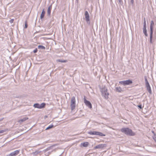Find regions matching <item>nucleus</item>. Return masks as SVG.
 Masks as SVG:
<instances>
[{
	"label": "nucleus",
	"instance_id": "1",
	"mask_svg": "<svg viewBox=\"0 0 156 156\" xmlns=\"http://www.w3.org/2000/svg\"><path fill=\"white\" fill-rule=\"evenodd\" d=\"M100 90L101 92L102 95L104 97L105 99H107L108 98L109 93L108 92V90L105 86H102L100 87Z\"/></svg>",
	"mask_w": 156,
	"mask_h": 156
},
{
	"label": "nucleus",
	"instance_id": "2",
	"mask_svg": "<svg viewBox=\"0 0 156 156\" xmlns=\"http://www.w3.org/2000/svg\"><path fill=\"white\" fill-rule=\"evenodd\" d=\"M154 23L153 20H151L150 25V42L151 44H152L153 36V28Z\"/></svg>",
	"mask_w": 156,
	"mask_h": 156
},
{
	"label": "nucleus",
	"instance_id": "3",
	"mask_svg": "<svg viewBox=\"0 0 156 156\" xmlns=\"http://www.w3.org/2000/svg\"><path fill=\"white\" fill-rule=\"evenodd\" d=\"M121 131L127 135L133 136L134 135L132 130L128 128H124L121 129Z\"/></svg>",
	"mask_w": 156,
	"mask_h": 156
},
{
	"label": "nucleus",
	"instance_id": "4",
	"mask_svg": "<svg viewBox=\"0 0 156 156\" xmlns=\"http://www.w3.org/2000/svg\"><path fill=\"white\" fill-rule=\"evenodd\" d=\"M88 133L91 135H98L100 136H105V134L101 132L95 131H90L88 132Z\"/></svg>",
	"mask_w": 156,
	"mask_h": 156
},
{
	"label": "nucleus",
	"instance_id": "5",
	"mask_svg": "<svg viewBox=\"0 0 156 156\" xmlns=\"http://www.w3.org/2000/svg\"><path fill=\"white\" fill-rule=\"evenodd\" d=\"M71 109L72 110H74L76 107V100L74 97H73L71 99Z\"/></svg>",
	"mask_w": 156,
	"mask_h": 156
},
{
	"label": "nucleus",
	"instance_id": "6",
	"mask_svg": "<svg viewBox=\"0 0 156 156\" xmlns=\"http://www.w3.org/2000/svg\"><path fill=\"white\" fill-rule=\"evenodd\" d=\"M145 85L147 88V89L148 92L150 94H151L152 93V91L151 87L146 77H145Z\"/></svg>",
	"mask_w": 156,
	"mask_h": 156
},
{
	"label": "nucleus",
	"instance_id": "7",
	"mask_svg": "<svg viewBox=\"0 0 156 156\" xmlns=\"http://www.w3.org/2000/svg\"><path fill=\"white\" fill-rule=\"evenodd\" d=\"M133 83L132 80H123L120 81L119 82V83L124 86L129 85L132 84Z\"/></svg>",
	"mask_w": 156,
	"mask_h": 156
},
{
	"label": "nucleus",
	"instance_id": "8",
	"mask_svg": "<svg viewBox=\"0 0 156 156\" xmlns=\"http://www.w3.org/2000/svg\"><path fill=\"white\" fill-rule=\"evenodd\" d=\"M84 102L85 105L89 108H92V105L90 101L86 100V97L84 96L83 98Z\"/></svg>",
	"mask_w": 156,
	"mask_h": 156
},
{
	"label": "nucleus",
	"instance_id": "9",
	"mask_svg": "<svg viewBox=\"0 0 156 156\" xmlns=\"http://www.w3.org/2000/svg\"><path fill=\"white\" fill-rule=\"evenodd\" d=\"M85 18L87 23L90 24V23L89 15L87 11H85Z\"/></svg>",
	"mask_w": 156,
	"mask_h": 156
},
{
	"label": "nucleus",
	"instance_id": "10",
	"mask_svg": "<svg viewBox=\"0 0 156 156\" xmlns=\"http://www.w3.org/2000/svg\"><path fill=\"white\" fill-rule=\"evenodd\" d=\"M20 150H16L12 152L9 155V156H16L19 153Z\"/></svg>",
	"mask_w": 156,
	"mask_h": 156
},
{
	"label": "nucleus",
	"instance_id": "11",
	"mask_svg": "<svg viewBox=\"0 0 156 156\" xmlns=\"http://www.w3.org/2000/svg\"><path fill=\"white\" fill-rule=\"evenodd\" d=\"M106 147V145L105 144H99L95 147L94 148L95 149H101L103 148L104 147Z\"/></svg>",
	"mask_w": 156,
	"mask_h": 156
},
{
	"label": "nucleus",
	"instance_id": "12",
	"mask_svg": "<svg viewBox=\"0 0 156 156\" xmlns=\"http://www.w3.org/2000/svg\"><path fill=\"white\" fill-rule=\"evenodd\" d=\"M52 9V5H49L48 9L47 14L48 16H49L51 15V10Z\"/></svg>",
	"mask_w": 156,
	"mask_h": 156
},
{
	"label": "nucleus",
	"instance_id": "13",
	"mask_svg": "<svg viewBox=\"0 0 156 156\" xmlns=\"http://www.w3.org/2000/svg\"><path fill=\"white\" fill-rule=\"evenodd\" d=\"M45 11L44 10V9H43L42 11V12H41V15L40 16V18L41 19H43L44 17V15L45 14Z\"/></svg>",
	"mask_w": 156,
	"mask_h": 156
},
{
	"label": "nucleus",
	"instance_id": "14",
	"mask_svg": "<svg viewBox=\"0 0 156 156\" xmlns=\"http://www.w3.org/2000/svg\"><path fill=\"white\" fill-rule=\"evenodd\" d=\"M89 144V143L88 142H86L82 143L81 144V145L83 147H87Z\"/></svg>",
	"mask_w": 156,
	"mask_h": 156
},
{
	"label": "nucleus",
	"instance_id": "15",
	"mask_svg": "<svg viewBox=\"0 0 156 156\" xmlns=\"http://www.w3.org/2000/svg\"><path fill=\"white\" fill-rule=\"evenodd\" d=\"M147 28H143V33L146 37L148 36Z\"/></svg>",
	"mask_w": 156,
	"mask_h": 156
},
{
	"label": "nucleus",
	"instance_id": "16",
	"mask_svg": "<svg viewBox=\"0 0 156 156\" xmlns=\"http://www.w3.org/2000/svg\"><path fill=\"white\" fill-rule=\"evenodd\" d=\"M28 119V118L27 117H24L22 119H20L19 121V122L20 123H21L22 122L25 121L26 120Z\"/></svg>",
	"mask_w": 156,
	"mask_h": 156
},
{
	"label": "nucleus",
	"instance_id": "17",
	"mask_svg": "<svg viewBox=\"0 0 156 156\" xmlns=\"http://www.w3.org/2000/svg\"><path fill=\"white\" fill-rule=\"evenodd\" d=\"M46 104L44 103H42L41 104H40L39 109L44 108Z\"/></svg>",
	"mask_w": 156,
	"mask_h": 156
},
{
	"label": "nucleus",
	"instance_id": "18",
	"mask_svg": "<svg viewBox=\"0 0 156 156\" xmlns=\"http://www.w3.org/2000/svg\"><path fill=\"white\" fill-rule=\"evenodd\" d=\"M57 61L58 62H67V61L66 60H63L61 59H58L57 60Z\"/></svg>",
	"mask_w": 156,
	"mask_h": 156
},
{
	"label": "nucleus",
	"instance_id": "19",
	"mask_svg": "<svg viewBox=\"0 0 156 156\" xmlns=\"http://www.w3.org/2000/svg\"><path fill=\"white\" fill-rule=\"evenodd\" d=\"M115 90L116 91L119 92H121L122 91V89L121 88L119 87H116L115 88Z\"/></svg>",
	"mask_w": 156,
	"mask_h": 156
},
{
	"label": "nucleus",
	"instance_id": "20",
	"mask_svg": "<svg viewBox=\"0 0 156 156\" xmlns=\"http://www.w3.org/2000/svg\"><path fill=\"white\" fill-rule=\"evenodd\" d=\"M40 104L38 103H35L34 105L33 106L35 108H39Z\"/></svg>",
	"mask_w": 156,
	"mask_h": 156
},
{
	"label": "nucleus",
	"instance_id": "21",
	"mask_svg": "<svg viewBox=\"0 0 156 156\" xmlns=\"http://www.w3.org/2000/svg\"><path fill=\"white\" fill-rule=\"evenodd\" d=\"M38 48L41 49H45V47L42 45H38Z\"/></svg>",
	"mask_w": 156,
	"mask_h": 156
},
{
	"label": "nucleus",
	"instance_id": "22",
	"mask_svg": "<svg viewBox=\"0 0 156 156\" xmlns=\"http://www.w3.org/2000/svg\"><path fill=\"white\" fill-rule=\"evenodd\" d=\"M54 126V125L53 124H51L49 125L47 127L46 129V130H48L51 128H52Z\"/></svg>",
	"mask_w": 156,
	"mask_h": 156
},
{
	"label": "nucleus",
	"instance_id": "23",
	"mask_svg": "<svg viewBox=\"0 0 156 156\" xmlns=\"http://www.w3.org/2000/svg\"><path fill=\"white\" fill-rule=\"evenodd\" d=\"M28 25L27 24V21H26L25 22V27L24 28H27V27Z\"/></svg>",
	"mask_w": 156,
	"mask_h": 156
},
{
	"label": "nucleus",
	"instance_id": "24",
	"mask_svg": "<svg viewBox=\"0 0 156 156\" xmlns=\"http://www.w3.org/2000/svg\"><path fill=\"white\" fill-rule=\"evenodd\" d=\"M143 24V28H147V25L146 23H144Z\"/></svg>",
	"mask_w": 156,
	"mask_h": 156
},
{
	"label": "nucleus",
	"instance_id": "25",
	"mask_svg": "<svg viewBox=\"0 0 156 156\" xmlns=\"http://www.w3.org/2000/svg\"><path fill=\"white\" fill-rule=\"evenodd\" d=\"M153 139L156 143V136H152Z\"/></svg>",
	"mask_w": 156,
	"mask_h": 156
},
{
	"label": "nucleus",
	"instance_id": "26",
	"mask_svg": "<svg viewBox=\"0 0 156 156\" xmlns=\"http://www.w3.org/2000/svg\"><path fill=\"white\" fill-rule=\"evenodd\" d=\"M119 3L121 5L123 4V2L122 0H118Z\"/></svg>",
	"mask_w": 156,
	"mask_h": 156
},
{
	"label": "nucleus",
	"instance_id": "27",
	"mask_svg": "<svg viewBox=\"0 0 156 156\" xmlns=\"http://www.w3.org/2000/svg\"><path fill=\"white\" fill-rule=\"evenodd\" d=\"M6 131L5 130H0V133H2Z\"/></svg>",
	"mask_w": 156,
	"mask_h": 156
},
{
	"label": "nucleus",
	"instance_id": "28",
	"mask_svg": "<svg viewBox=\"0 0 156 156\" xmlns=\"http://www.w3.org/2000/svg\"><path fill=\"white\" fill-rule=\"evenodd\" d=\"M137 106L139 108H140V109H141L142 108V105H138Z\"/></svg>",
	"mask_w": 156,
	"mask_h": 156
},
{
	"label": "nucleus",
	"instance_id": "29",
	"mask_svg": "<svg viewBox=\"0 0 156 156\" xmlns=\"http://www.w3.org/2000/svg\"><path fill=\"white\" fill-rule=\"evenodd\" d=\"M37 48L35 49L33 51V52L34 53H36L37 52Z\"/></svg>",
	"mask_w": 156,
	"mask_h": 156
},
{
	"label": "nucleus",
	"instance_id": "30",
	"mask_svg": "<svg viewBox=\"0 0 156 156\" xmlns=\"http://www.w3.org/2000/svg\"><path fill=\"white\" fill-rule=\"evenodd\" d=\"M14 19H12L11 20H10L9 21V22L12 23H13V21H14Z\"/></svg>",
	"mask_w": 156,
	"mask_h": 156
},
{
	"label": "nucleus",
	"instance_id": "31",
	"mask_svg": "<svg viewBox=\"0 0 156 156\" xmlns=\"http://www.w3.org/2000/svg\"><path fill=\"white\" fill-rule=\"evenodd\" d=\"M130 2L132 5H133L134 4V0H131Z\"/></svg>",
	"mask_w": 156,
	"mask_h": 156
},
{
	"label": "nucleus",
	"instance_id": "32",
	"mask_svg": "<svg viewBox=\"0 0 156 156\" xmlns=\"http://www.w3.org/2000/svg\"><path fill=\"white\" fill-rule=\"evenodd\" d=\"M144 23H146V19L145 17L144 18Z\"/></svg>",
	"mask_w": 156,
	"mask_h": 156
},
{
	"label": "nucleus",
	"instance_id": "33",
	"mask_svg": "<svg viewBox=\"0 0 156 156\" xmlns=\"http://www.w3.org/2000/svg\"><path fill=\"white\" fill-rule=\"evenodd\" d=\"M3 119H4V118H0V121H1Z\"/></svg>",
	"mask_w": 156,
	"mask_h": 156
},
{
	"label": "nucleus",
	"instance_id": "34",
	"mask_svg": "<svg viewBox=\"0 0 156 156\" xmlns=\"http://www.w3.org/2000/svg\"><path fill=\"white\" fill-rule=\"evenodd\" d=\"M152 133L154 134V136H156L155 133H154L153 131H152Z\"/></svg>",
	"mask_w": 156,
	"mask_h": 156
},
{
	"label": "nucleus",
	"instance_id": "35",
	"mask_svg": "<svg viewBox=\"0 0 156 156\" xmlns=\"http://www.w3.org/2000/svg\"><path fill=\"white\" fill-rule=\"evenodd\" d=\"M39 153V151H35V153H37V154H38V153Z\"/></svg>",
	"mask_w": 156,
	"mask_h": 156
}]
</instances>
